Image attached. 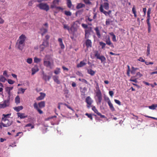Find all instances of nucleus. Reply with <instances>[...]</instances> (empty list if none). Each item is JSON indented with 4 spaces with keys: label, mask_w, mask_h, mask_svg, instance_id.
Segmentation results:
<instances>
[{
    "label": "nucleus",
    "mask_w": 157,
    "mask_h": 157,
    "mask_svg": "<svg viewBox=\"0 0 157 157\" xmlns=\"http://www.w3.org/2000/svg\"><path fill=\"white\" fill-rule=\"evenodd\" d=\"M47 56H45V58L44 59L43 64L45 67L48 68L50 69H52L54 66V63L52 61L51 62L48 60L49 59L48 58H47Z\"/></svg>",
    "instance_id": "f03ea898"
},
{
    "label": "nucleus",
    "mask_w": 157,
    "mask_h": 157,
    "mask_svg": "<svg viewBox=\"0 0 157 157\" xmlns=\"http://www.w3.org/2000/svg\"><path fill=\"white\" fill-rule=\"evenodd\" d=\"M7 81L8 83L10 84H13L14 82L11 79H8Z\"/></svg>",
    "instance_id": "5fc2aeb1"
},
{
    "label": "nucleus",
    "mask_w": 157,
    "mask_h": 157,
    "mask_svg": "<svg viewBox=\"0 0 157 157\" xmlns=\"http://www.w3.org/2000/svg\"><path fill=\"white\" fill-rule=\"evenodd\" d=\"M99 10L100 12L103 13L105 15L107 16L108 15L107 12L104 10L102 8V6H100Z\"/></svg>",
    "instance_id": "c756f323"
},
{
    "label": "nucleus",
    "mask_w": 157,
    "mask_h": 157,
    "mask_svg": "<svg viewBox=\"0 0 157 157\" xmlns=\"http://www.w3.org/2000/svg\"><path fill=\"white\" fill-rule=\"evenodd\" d=\"M138 60L142 62H144L145 61V60L141 57H140Z\"/></svg>",
    "instance_id": "680f3d73"
},
{
    "label": "nucleus",
    "mask_w": 157,
    "mask_h": 157,
    "mask_svg": "<svg viewBox=\"0 0 157 157\" xmlns=\"http://www.w3.org/2000/svg\"><path fill=\"white\" fill-rule=\"evenodd\" d=\"M38 105L40 108H44L45 106V102L44 101H41L39 102L38 104Z\"/></svg>",
    "instance_id": "b1692460"
},
{
    "label": "nucleus",
    "mask_w": 157,
    "mask_h": 157,
    "mask_svg": "<svg viewBox=\"0 0 157 157\" xmlns=\"http://www.w3.org/2000/svg\"><path fill=\"white\" fill-rule=\"evenodd\" d=\"M67 5L68 7L71 8L72 6V3L70 0H67Z\"/></svg>",
    "instance_id": "79ce46f5"
},
{
    "label": "nucleus",
    "mask_w": 157,
    "mask_h": 157,
    "mask_svg": "<svg viewBox=\"0 0 157 157\" xmlns=\"http://www.w3.org/2000/svg\"><path fill=\"white\" fill-rule=\"evenodd\" d=\"M41 59L40 58H38L36 57H35L34 59V62L36 63H38L40 62Z\"/></svg>",
    "instance_id": "e433bc0d"
},
{
    "label": "nucleus",
    "mask_w": 157,
    "mask_h": 157,
    "mask_svg": "<svg viewBox=\"0 0 157 157\" xmlns=\"http://www.w3.org/2000/svg\"><path fill=\"white\" fill-rule=\"evenodd\" d=\"M137 69H138V68H135L134 67H132V70L131 71V73L132 75L135 74L136 73V70Z\"/></svg>",
    "instance_id": "4c0bfd02"
},
{
    "label": "nucleus",
    "mask_w": 157,
    "mask_h": 157,
    "mask_svg": "<svg viewBox=\"0 0 157 157\" xmlns=\"http://www.w3.org/2000/svg\"><path fill=\"white\" fill-rule=\"evenodd\" d=\"M114 101L115 102L117 103V104H118L119 105H121V102L118 100H117V99H114Z\"/></svg>",
    "instance_id": "bf43d9fd"
},
{
    "label": "nucleus",
    "mask_w": 157,
    "mask_h": 157,
    "mask_svg": "<svg viewBox=\"0 0 157 157\" xmlns=\"http://www.w3.org/2000/svg\"><path fill=\"white\" fill-rule=\"evenodd\" d=\"M94 53L95 56L98 59V58L100 56V54L98 53V51H95Z\"/></svg>",
    "instance_id": "09e8293b"
},
{
    "label": "nucleus",
    "mask_w": 157,
    "mask_h": 157,
    "mask_svg": "<svg viewBox=\"0 0 157 157\" xmlns=\"http://www.w3.org/2000/svg\"><path fill=\"white\" fill-rule=\"evenodd\" d=\"M60 68H56V70L54 71V73L56 75L59 74L60 72Z\"/></svg>",
    "instance_id": "de8ad7c7"
},
{
    "label": "nucleus",
    "mask_w": 157,
    "mask_h": 157,
    "mask_svg": "<svg viewBox=\"0 0 157 157\" xmlns=\"http://www.w3.org/2000/svg\"><path fill=\"white\" fill-rule=\"evenodd\" d=\"M82 27L83 28H84V29H86V28H87V27H88V26L86 24H84V23H82Z\"/></svg>",
    "instance_id": "e2e57ef3"
},
{
    "label": "nucleus",
    "mask_w": 157,
    "mask_h": 157,
    "mask_svg": "<svg viewBox=\"0 0 157 157\" xmlns=\"http://www.w3.org/2000/svg\"><path fill=\"white\" fill-rule=\"evenodd\" d=\"M85 102L87 103L86 106L88 108H90L92 107L91 105L93 102V100L90 96H88L86 98Z\"/></svg>",
    "instance_id": "20e7f679"
},
{
    "label": "nucleus",
    "mask_w": 157,
    "mask_h": 157,
    "mask_svg": "<svg viewBox=\"0 0 157 157\" xmlns=\"http://www.w3.org/2000/svg\"><path fill=\"white\" fill-rule=\"evenodd\" d=\"M9 100H5L3 103L0 104V108H4L7 106H8L9 105Z\"/></svg>",
    "instance_id": "423d86ee"
},
{
    "label": "nucleus",
    "mask_w": 157,
    "mask_h": 157,
    "mask_svg": "<svg viewBox=\"0 0 157 157\" xmlns=\"http://www.w3.org/2000/svg\"><path fill=\"white\" fill-rule=\"evenodd\" d=\"M151 8H149L147 10V17H150V14L151 13Z\"/></svg>",
    "instance_id": "37998d69"
},
{
    "label": "nucleus",
    "mask_w": 157,
    "mask_h": 157,
    "mask_svg": "<svg viewBox=\"0 0 157 157\" xmlns=\"http://www.w3.org/2000/svg\"><path fill=\"white\" fill-rule=\"evenodd\" d=\"M107 99L108 100V104L109 107V108L111 109V110L112 111H113L115 110V108L113 106V104L111 102V101L109 99V98L107 97Z\"/></svg>",
    "instance_id": "f8f14e48"
},
{
    "label": "nucleus",
    "mask_w": 157,
    "mask_h": 157,
    "mask_svg": "<svg viewBox=\"0 0 157 157\" xmlns=\"http://www.w3.org/2000/svg\"><path fill=\"white\" fill-rule=\"evenodd\" d=\"M96 96L97 97L98 102L100 103L102 100V94L101 91L100 90H98L96 93Z\"/></svg>",
    "instance_id": "0eeeda50"
},
{
    "label": "nucleus",
    "mask_w": 157,
    "mask_h": 157,
    "mask_svg": "<svg viewBox=\"0 0 157 157\" xmlns=\"http://www.w3.org/2000/svg\"><path fill=\"white\" fill-rule=\"evenodd\" d=\"M63 28L64 29H67L68 30H70V27L67 25L66 24L63 25Z\"/></svg>",
    "instance_id": "6e6d98bb"
},
{
    "label": "nucleus",
    "mask_w": 157,
    "mask_h": 157,
    "mask_svg": "<svg viewBox=\"0 0 157 157\" xmlns=\"http://www.w3.org/2000/svg\"><path fill=\"white\" fill-rule=\"evenodd\" d=\"M33 106L34 108L40 114H42L43 113L42 111L39 108L38 104L36 102H35Z\"/></svg>",
    "instance_id": "ddd939ff"
},
{
    "label": "nucleus",
    "mask_w": 157,
    "mask_h": 157,
    "mask_svg": "<svg viewBox=\"0 0 157 157\" xmlns=\"http://www.w3.org/2000/svg\"><path fill=\"white\" fill-rule=\"evenodd\" d=\"M45 47H46L48 46L49 45L48 42V40H44L42 44Z\"/></svg>",
    "instance_id": "473e14b6"
},
{
    "label": "nucleus",
    "mask_w": 157,
    "mask_h": 157,
    "mask_svg": "<svg viewBox=\"0 0 157 157\" xmlns=\"http://www.w3.org/2000/svg\"><path fill=\"white\" fill-rule=\"evenodd\" d=\"M109 53L112 55H114V56H119L120 55L119 54H117V53H113L112 52H109Z\"/></svg>",
    "instance_id": "0e129e2a"
},
{
    "label": "nucleus",
    "mask_w": 157,
    "mask_h": 157,
    "mask_svg": "<svg viewBox=\"0 0 157 157\" xmlns=\"http://www.w3.org/2000/svg\"><path fill=\"white\" fill-rule=\"evenodd\" d=\"M3 75L6 77H8V76L7 75V71H4L3 73Z\"/></svg>",
    "instance_id": "052dcab7"
},
{
    "label": "nucleus",
    "mask_w": 157,
    "mask_h": 157,
    "mask_svg": "<svg viewBox=\"0 0 157 157\" xmlns=\"http://www.w3.org/2000/svg\"><path fill=\"white\" fill-rule=\"evenodd\" d=\"M58 41L59 43V45L61 47V48L62 49H64V48L65 46L63 43L62 39L61 38H59L58 39Z\"/></svg>",
    "instance_id": "412c9836"
},
{
    "label": "nucleus",
    "mask_w": 157,
    "mask_h": 157,
    "mask_svg": "<svg viewBox=\"0 0 157 157\" xmlns=\"http://www.w3.org/2000/svg\"><path fill=\"white\" fill-rule=\"evenodd\" d=\"M92 110L97 114H98V115L100 116V117L101 118H105V116L104 115H102L97 110V109H96L95 107V106H94L92 107Z\"/></svg>",
    "instance_id": "1a4fd4ad"
},
{
    "label": "nucleus",
    "mask_w": 157,
    "mask_h": 157,
    "mask_svg": "<svg viewBox=\"0 0 157 157\" xmlns=\"http://www.w3.org/2000/svg\"><path fill=\"white\" fill-rule=\"evenodd\" d=\"M11 113L7 114H3L2 115V116H3V117L2 118V121H6L7 120V119H6V117H8L9 116L11 115Z\"/></svg>",
    "instance_id": "bb28decb"
},
{
    "label": "nucleus",
    "mask_w": 157,
    "mask_h": 157,
    "mask_svg": "<svg viewBox=\"0 0 157 157\" xmlns=\"http://www.w3.org/2000/svg\"><path fill=\"white\" fill-rule=\"evenodd\" d=\"M59 0H54L52 2V4H54L55 5H58L59 4Z\"/></svg>",
    "instance_id": "3c124183"
},
{
    "label": "nucleus",
    "mask_w": 157,
    "mask_h": 157,
    "mask_svg": "<svg viewBox=\"0 0 157 157\" xmlns=\"http://www.w3.org/2000/svg\"><path fill=\"white\" fill-rule=\"evenodd\" d=\"M26 62L29 64H31L33 62V59L31 58H29L27 59Z\"/></svg>",
    "instance_id": "603ef678"
},
{
    "label": "nucleus",
    "mask_w": 157,
    "mask_h": 157,
    "mask_svg": "<svg viewBox=\"0 0 157 157\" xmlns=\"http://www.w3.org/2000/svg\"><path fill=\"white\" fill-rule=\"evenodd\" d=\"M85 115L88 117L90 118L91 120H93V117L92 115L91 114H89L88 113H86Z\"/></svg>",
    "instance_id": "864d4df0"
},
{
    "label": "nucleus",
    "mask_w": 157,
    "mask_h": 157,
    "mask_svg": "<svg viewBox=\"0 0 157 157\" xmlns=\"http://www.w3.org/2000/svg\"><path fill=\"white\" fill-rule=\"evenodd\" d=\"M146 22L148 25V31L149 33H150L151 31V26L150 23V17H147Z\"/></svg>",
    "instance_id": "9b49d317"
},
{
    "label": "nucleus",
    "mask_w": 157,
    "mask_h": 157,
    "mask_svg": "<svg viewBox=\"0 0 157 157\" xmlns=\"http://www.w3.org/2000/svg\"><path fill=\"white\" fill-rule=\"evenodd\" d=\"M53 79L54 81L57 84H59L60 83V81L58 79V77L57 76H54L53 77Z\"/></svg>",
    "instance_id": "2f4dec72"
},
{
    "label": "nucleus",
    "mask_w": 157,
    "mask_h": 157,
    "mask_svg": "<svg viewBox=\"0 0 157 157\" xmlns=\"http://www.w3.org/2000/svg\"><path fill=\"white\" fill-rule=\"evenodd\" d=\"M36 6L41 10H44L46 11H48L49 9V6L46 3H40L36 5Z\"/></svg>",
    "instance_id": "7ed1b4c3"
},
{
    "label": "nucleus",
    "mask_w": 157,
    "mask_h": 157,
    "mask_svg": "<svg viewBox=\"0 0 157 157\" xmlns=\"http://www.w3.org/2000/svg\"><path fill=\"white\" fill-rule=\"evenodd\" d=\"M48 29L47 28H45L43 27H42L40 29V31L41 32V34L42 36H43L44 34H45L47 32Z\"/></svg>",
    "instance_id": "4be33fe9"
},
{
    "label": "nucleus",
    "mask_w": 157,
    "mask_h": 157,
    "mask_svg": "<svg viewBox=\"0 0 157 157\" xmlns=\"http://www.w3.org/2000/svg\"><path fill=\"white\" fill-rule=\"evenodd\" d=\"M106 25H109L110 24V22L109 20H107L105 22Z\"/></svg>",
    "instance_id": "774afa93"
},
{
    "label": "nucleus",
    "mask_w": 157,
    "mask_h": 157,
    "mask_svg": "<svg viewBox=\"0 0 157 157\" xmlns=\"http://www.w3.org/2000/svg\"><path fill=\"white\" fill-rule=\"evenodd\" d=\"M94 30L95 31L96 34L98 37L100 38L101 37V35L98 28V27H96L95 28Z\"/></svg>",
    "instance_id": "5701e85b"
},
{
    "label": "nucleus",
    "mask_w": 157,
    "mask_h": 157,
    "mask_svg": "<svg viewBox=\"0 0 157 157\" xmlns=\"http://www.w3.org/2000/svg\"><path fill=\"white\" fill-rule=\"evenodd\" d=\"M40 96L37 97L36 99L38 101L43 100L46 96V94L44 93L41 92L40 93Z\"/></svg>",
    "instance_id": "dca6fc26"
},
{
    "label": "nucleus",
    "mask_w": 157,
    "mask_h": 157,
    "mask_svg": "<svg viewBox=\"0 0 157 157\" xmlns=\"http://www.w3.org/2000/svg\"><path fill=\"white\" fill-rule=\"evenodd\" d=\"M87 73L92 76L94 75L95 74V72L91 69H87Z\"/></svg>",
    "instance_id": "cd10ccee"
},
{
    "label": "nucleus",
    "mask_w": 157,
    "mask_h": 157,
    "mask_svg": "<svg viewBox=\"0 0 157 157\" xmlns=\"http://www.w3.org/2000/svg\"><path fill=\"white\" fill-rule=\"evenodd\" d=\"M98 59H100L101 63L105 61L106 60L105 58L103 56H101L99 57L98 58Z\"/></svg>",
    "instance_id": "ea45409f"
},
{
    "label": "nucleus",
    "mask_w": 157,
    "mask_h": 157,
    "mask_svg": "<svg viewBox=\"0 0 157 157\" xmlns=\"http://www.w3.org/2000/svg\"><path fill=\"white\" fill-rule=\"evenodd\" d=\"M5 90H6V91L7 93V94H8V99L10 100V97L11 96V92L10 91L11 90L8 89H7V88H5Z\"/></svg>",
    "instance_id": "a19ab883"
},
{
    "label": "nucleus",
    "mask_w": 157,
    "mask_h": 157,
    "mask_svg": "<svg viewBox=\"0 0 157 157\" xmlns=\"http://www.w3.org/2000/svg\"><path fill=\"white\" fill-rule=\"evenodd\" d=\"M86 61V59H85V60H83L82 61H81L77 65V67H82L83 66L85 65L86 64V63L85 62V61Z\"/></svg>",
    "instance_id": "aec40b11"
},
{
    "label": "nucleus",
    "mask_w": 157,
    "mask_h": 157,
    "mask_svg": "<svg viewBox=\"0 0 157 157\" xmlns=\"http://www.w3.org/2000/svg\"><path fill=\"white\" fill-rule=\"evenodd\" d=\"M15 102L17 104H18L20 103V98L18 95H17L15 98Z\"/></svg>",
    "instance_id": "7c9ffc66"
},
{
    "label": "nucleus",
    "mask_w": 157,
    "mask_h": 157,
    "mask_svg": "<svg viewBox=\"0 0 157 157\" xmlns=\"http://www.w3.org/2000/svg\"><path fill=\"white\" fill-rule=\"evenodd\" d=\"M92 28L90 27L88 29H86L85 31V38L86 39L88 38L90 35V32L92 31Z\"/></svg>",
    "instance_id": "39448f33"
},
{
    "label": "nucleus",
    "mask_w": 157,
    "mask_h": 157,
    "mask_svg": "<svg viewBox=\"0 0 157 157\" xmlns=\"http://www.w3.org/2000/svg\"><path fill=\"white\" fill-rule=\"evenodd\" d=\"M36 1L35 0H31L28 3V5L29 6H32V5L33 4V3L35 2Z\"/></svg>",
    "instance_id": "4d7b16f0"
},
{
    "label": "nucleus",
    "mask_w": 157,
    "mask_h": 157,
    "mask_svg": "<svg viewBox=\"0 0 157 157\" xmlns=\"http://www.w3.org/2000/svg\"><path fill=\"white\" fill-rule=\"evenodd\" d=\"M99 44L100 46H101V48L102 49L104 48H105L106 45V44L103 42H100Z\"/></svg>",
    "instance_id": "49530a36"
},
{
    "label": "nucleus",
    "mask_w": 157,
    "mask_h": 157,
    "mask_svg": "<svg viewBox=\"0 0 157 157\" xmlns=\"http://www.w3.org/2000/svg\"><path fill=\"white\" fill-rule=\"evenodd\" d=\"M85 6V4L82 3H78L76 6V8L78 9H79L82 7H84Z\"/></svg>",
    "instance_id": "c85d7f7f"
},
{
    "label": "nucleus",
    "mask_w": 157,
    "mask_h": 157,
    "mask_svg": "<svg viewBox=\"0 0 157 157\" xmlns=\"http://www.w3.org/2000/svg\"><path fill=\"white\" fill-rule=\"evenodd\" d=\"M110 35L112 36V40L113 42H116L117 40L116 39V36L113 32L109 33Z\"/></svg>",
    "instance_id": "a878e982"
},
{
    "label": "nucleus",
    "mask_w": 157,
    "mask_h": 157,
    "mask_svg": "<svg viewBox=\"0 0 157 157\" xmlns=\"http://www.w3.org/2000/svg\"><path fill=\"white\" fill-rule=\"evenodd\" d=\"M6 80V78L2 75L0 76V81L2 82H5Z\"/></svg>",
    "instance_id": "a18cd8bd"
},
{
    "label": "nucleus",
    "mask_w": 157,
    "mask_h": 157,
    "mask_svg": "<svg viewBox=\"0 0 157 157\" xmlns=\"http://www.w3.org/2000/svg\"><path fill=\"white\" fill-rule=\"evenodd\" d=\"M26 38V36L23 34L19 36L16 43V46L19 50H22L23 49Z\"/></svg>",
    "instance_id": "f257e3e1"
},
{
    "label": "nucleus",
    "mask_w": 157,
    "mask_h": 157,
    "mask_svg": "<svg viewBox=\"0 0 157 157\" xmlns=\"http://www.w3.org/2000/svg\"><path fill=\"white\" fill-rule=\"evenodd\" d=\"M132 12L134 14V16L135 17H136V7L135 6H134L132 8Z\"/></svg>",
    "instance_id": "c9c22d12"
},
{
    "label": "nucleus",
    "mask_w": 157,
    "mask_h": 157,
    "mask_svg": "<svg viewBox=\"0 0 157 157\" xmlns=\"http://www.w3.org/2000/svg\"><path fill=\"white\" fill-rule=\"evenodd\" d=\"M3 121L5 122V123L2 122L1 125L3 127H8L12 123L11 121H9L8 119H7L6 121Z\"/></svg>",
    "instance_id": "6e6552de"
},
{
    "label": "nucleus",
    "mask_w": 157,
    "mask_h": 157,
    "mask_svg": "<svg viewBox=\"0 0 157 157\" xmlns=\"http://www.w3.org/2000/svg\"><path fill=\"white\" fill-rule=\"evenodd\" d=\"M85 44L87 48L92 47V43L90 40L87 39L86 41Z\"/></svg>",
    "instance_id": "f3484780"
},
{
    "label": "nucleus",
    "mask_w": 157,
    "mask_h": 157,
    "mask_svg": "<svg viewBox=\"0 0 157 157\" xmlns=\"http://www.w3.org/2000/svg\"><path fill=\"white\" fill-rule=\"evenodd\" d=\"M137 78H135L134 76H132L131 77L130 79L129 80V81H130L136 83H137Z\"/></svg>",
    "instance_id": "f704fd0d"
},
{
    "label": "nucleus",
    "mask_w": 157,
    "mask_h": 157,
    "mask_svg": "<svg viewBox=\"0 0 157 157\" xmlns=\"http://www.w3.org/2000/svg\"><path fill=\"white\" fill-rule=\"evenodd\" d=\"M64 13L67 16H71V13L70 11H65Z\"/></svg>",
    "instance_id": "8fccbe9b"
},
{
    "label": "nucleus",
    "mask_w": 157,
    "mask_h": 157,
    "mask_svg": "<svg viewBox=\"0 0 157 157\" xmlns=\"http://www.w3.org/2000/svg\"><path fill=\"white\" fill-rule=\"evenodd\" d=\"M13 109L16 111L18 112L23 109V107L22 106H18L13 107Z\"/></svg>",
    "instance_id": "393cba45"
},
{
    "label": "nucleus",
    "mask_w": 157,
    "mask_h": 157,
    "mask_svg": "<svg viewBox=\"0 0 157 157\" xmlns=\"http://www.w3.org/2000/svg\"><path fill=\"white\" fill-rule=\"evenodd\" d=\"M102 6V8H104L106 10H108L109 8V4L108 2H105L103 5H101L100 6Z\"/></svg>",
    "instance_id": "2eb2a0df"
},
{
    "label": "nucleus",
    "mask_w": 157,
    "mask_h": 157,
    "mask_svg": "<svg viewBox=\"0 0 157 157\" xmlns=\"http://www.w3.org/2000/svg\"><path fill=\"white\" fill-rule=\"evenodd\" d=\"M142 76V75L141 74L140 72H138L136 73V75L134 76L138 79Z\"/></svg>",
    "instance_id": "58836bf2"
},
{
    "label": "nucleus",
    "mask_w": 157,
    "mask_h": 157,
    "mask_svg": "<svg viewBox=\"0 0 157 157\" xmlns=\"http://www.w3.org/2000/svg\"><path fill=\"white\" fill-rule=\"evenodd\" d=\"M84 2L86 4H91V2L89 0H83Z\"/></svg>",
    "instance_id": "13d9d810"
},
{
    "label": "nucleus",
    "mask_w": 157,
    "mask_h": 157,
    "mask_svg": "<svg viewBox=\"0 0 157 157\" xmlns=\"http://www.w3.org/2000/svg\"><path fill=\"white\" fill-rule=\"evenodd\" d=\"M157 107V104H152V105L148 106L149 109L152 110L155 109Z\"/></svg>",
    "instance_id": "72a5a7b5"
},
{
    "label": "nucleus",
    "mask_w": 157,
    "mask_h": 157,
    "mask_svg": "<svg viewBox=\"0 0 157 157\" xmlns=\"http://www.w3.org/2000/svg\"><path fill=\"white\" fill-rule=\"evenodd\" d=\"M105 42L107 45L111 47L112 48H114V47L113 44L111 42L110 38L109 36L107 38L105 39Z\"/></svg>",
    "instance_id": "9d476101"
},
{
    "label": "nucleus",
    "mask_w": 157,
    "mask_h": 157,
    "mask_svg": "<svg viewBox=\"0 0 157 157\" xmlns=\"http://www.w3.org/2000/svg\"><path fill=\"white\" fill-rule=\"evenodd\" d=\"M109 95L111 97H112L114 93H113V91H110L109 92Z\"/></svg>",
    "instance_id": "69168bd1"
},
{
    "label": "nucleus",
    "mask_w": 157,
    "mask_h": 157,
    "mask_svg": "<svg viewBox=\"0 0 157 157\" xmlns=\"http://www.w3.org/2000/svg\"><path fill=\"white\" fill-rule=\"evenodd\" d=\"M39 70L38 67L37 65H35L34 67L32 69V75H34L36 72Z\"/></svg>",
    "instance_id": "4468645a"
},
{
    "label": "nucleus",
    "mask_w": 157,
    "mask_h": 157,
    "mask_svg": "<svg viewBox=\"0 0 157 157\" xmlns=\"http://www.w3.org/2000/svg\"><path fill=\"white\" fill-rule=\"evenodd\" d=\"M43 79L45 81H49L50 78H51V77L50 76H48L44 74L43 72Z\"/></svg>",
    "instance_id": "6ab92c4d"
},
{
    "label": "nucleus",
    "mask_w": 157,
    "mask_h": 157,
    "mask_svg": "<svg viewBox=\"0 0 157 157\" xmlns=\"http://www.w3.org/2000/svg\"><path fill=\"white\" fill-rule=\"evenodd\" d=\"M150 54V46L149 44H148L147 50V55L148 56Z\"/></svg>",
    "instance_id": "c03bdc74"
},
{
    "label": "nucleus",
    "mask_w": 157,
    "mask_h": 157,
    "mask_svg": "<svg viewBox=\"0 0 157 157\" xmlns=\"http://www.w3.org/2000/svg\"><path fill=\"white\" fill-rule=\"evenodd\" d=\"M18 117H20L21 119H23L27 117V115H26L24 113H17Z\"/></svg>",
    "instance_id": "a211bd4d"
},
{
    "label": "nucleus",
    "mask_w": 157,
    "mask_h": 157,
    "mask_svg": "<svg viewBox=\"0 0 157 157\" xmlns=\"http://www.w3.org/2000/svg\"><path fill=\"white\" fill-rule=\"evenodd\" d=\"M81 82H83L85 83L86 84H88V83L87 81L86 80L84 79H82V80H81Z\"/></svg>",
    "instance_id": "338daca9"
}]
</instances>
